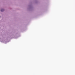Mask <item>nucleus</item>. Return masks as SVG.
Listing matches in <instances>:
<instances>
[{"label":"nucleus","mask_w":75,"mask_h":75,"mask_svg":"<svg viewBox=\"0 0 75 75\" xmlns=\"http://www.w3.org/2000/svg\"><path fill=\"white\" fill-rule=\"evenodd\" d=\"M4 11V9H1V11L3 12V11Z\"/></svg>","instance_id":"nucleus-1"}]
</instances>
